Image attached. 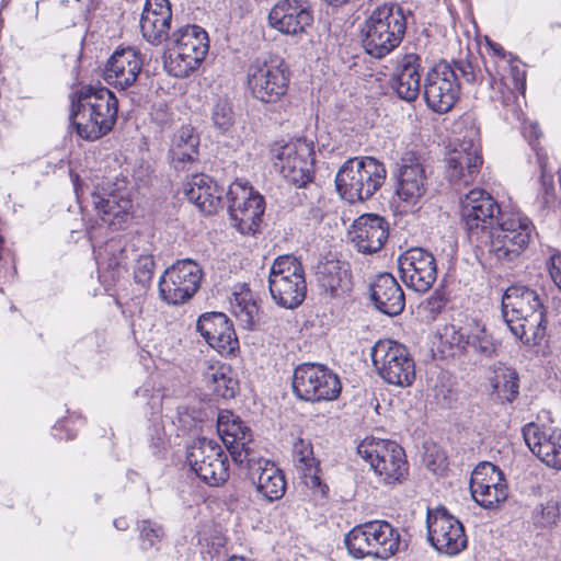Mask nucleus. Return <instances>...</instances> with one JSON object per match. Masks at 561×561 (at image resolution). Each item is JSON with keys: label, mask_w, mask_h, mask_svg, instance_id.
Returning a JSON list of instances; mask_svg holds the SVG:
<instances>
[{"label": "nucleus", "mask_w": 561, "mask_h": 561, "mask_svg": "<svg viewBox=\"0 0 561 561\" xmlns=\"http://www.w3.org/2000/svg\"><path fill=\"white\" fill-rule=\"evenodd\" d=\"M118 101L105 87L84 85L71 100L70 121L85 140H96L115 125Z\"/></svg>", "instance_id": "nucleus-1"}, {"label": "nucleus", "mask_w": 561, "mask_h": 561, "mask_svg": "<svg viewBox=\"0 0 561 561\" xmlns=\"http://www.w3.org/2000/svg\"><path fill=\"white\" fill-rule=\"evenodd\" d=\"M546 295L527 286L508 287L502 298V316L512 334L527 345L545 335Z\"/></svg>", "instance_id": "nucleus-2"}, {"label": "nucleus", "mask_w": 561, "mask_h": 561, "mask_svg": "<svg viewBox=\"0 0 561 561\" xmlns=\"http://www.w3.org/2000/svg\"><path fill=\"white\" fill-rule=\"evenodd\" d=\"M398 3L390 2L377 7L365 22L363 47L374 58H383L402 43L408 14Z\"/></svg>", "instance_id": "nucleus-3"}, {"label": "nucleus", "mask_w": 561, "mask_h": 561, "mask_svg": "<svg viewBox=\"0 0 561 561\" xmlns=\"http://www.w3.org/2000/svg\"><path fill=\"white\" fill-rule=\"evenodd\" d=\"M536 236L534 222L524 213L503 211L481 249H486L499 261L513 262L526 251Z\"/></svg>", "instance_id": "nucleus-4"}, {"label": "nucleus", "mask_w": 561, "mask_h": 561, "mask_svg": "<svg viewBox=\"0 0 561 561\" xmlns=\"http://www.w3.org/2000/svg\"><path fill=\"white\" fill-rule=\"evenodd\" d=\"M386 168L373 157H355L339 169L335 185L340 196L354 204L370 198L385 183Z\"/></svg>", "instance_id": "nucleus-5"}, {"label": "nucleus", "mask_w": 561, "mask_h": 561, "mask_svg": "<svg viewBox=\"0 0 561 561\" xmlns=\"http://www.w3.org/2000/svg\"><path fill=\"white\" fill-rule=\"evenodd\" d=\"M209 50L207 32L199 25H184L170 37L164 69L175 78H186L204 61Z\"/></svg>", "instance_id": "nucleus-6"}, {"label": "nucleus", "mask_w": 561, "mask_h": 561, "mask_svg": "<svg viewBox=\"0 0 561 561\" xmlns=\"http://www.w3.org/2000/svg\"><path fill=\"white\" fill-rule=\"evenodd\" d=\"M290 70L277 55L256 57L248 67L247 83L251 95L262 103H277L287 93Z\"/></svg>", "instance_id": "nucleus-7"}, {"label": "nucleus", "mask_w": 561, "mask_h": 561, "mask_svg": "<svg viewBox=\"0 0 561 561\" xmlns=\"http://www.w3.org/2000/svg\"><path fill=\"white\" fill-rule=\"evenodd\" d=\"M357 453L370 465L383 484H400L409 474L405 453L393 440L366 437L358 444Z\"/></svg>", "instance_id": "nucleus-8"}, {"label": "nucleus", "mask_w": 561, "mask_h": 561, "mask_svg": "<svg viewBox=\"0 0 561 561\" xmlns=\"http://www.w3.org/2000/svg\"><path fill=\"white\" fill-rule=\"evenodd\" d=\"M274 169L290 184L306 186L313 179L314 145L307 138L286 144L275 142L271 149Z\"/></svg>", "instance_id": "nucleus-9"}, {"label": "nucleus", "mask_w": 561, "mask_h": 561, "mask_svg": "<svg viewBox=\"0 0 561 561\" xmlns=\"http://www.w3.org/2000/svg\"><path fill=\"white\" fill-rule=\"evenodd\" d=\"M460 214L470 242L481 248L503 211L489 192L476 187L461 197Z\"/></svg>", "instance_id": "nucleus-10"}, {"label": "nucleus", "mask_w": 561, "mask_h": 561, "mask_svg": "<svg viewBox=\"0 0 561 561\" xmlns=\"http://www.w3.org/2000/svg\"><path fill=\"white\" fill-rule=\"evenodd\" d=\"M273 300L287 309L297 308L306 298L305 271L299 261L286 255L275 260L268 277Z\"/></svg>", "instance_id": "nucleus-11"}, {"label": "nucleus", "mask_w": 561, "mask_h": 561, "mask_svg": "<svg viewBox=\"0 0 561 561\" xmlns=\"http://www.w3.org/2000/svg\"><path fill=\"white\" fill-rule=\"evenodd\" d=\"M373 365L388 383L408 387L415 379V363L409 350L392 340H379L371 347Z\"/></svg>", "instance_id": "nucleus-12"}, {"label": "nucleus", "mask_w": 561, "mask_h": 561, "mask_svg": "<svg viewBox=\"0 0 561 561\" xmlns=\"http://www.w3.org/2000/svg\"><path fill=\"white\" fill-rule=\"evenodd\" d=\"M342 385L336 374L323 365L301 364L293 375V391L304 401L320 402L335 400Z\"/></svg>", "instance_id": "nucleus-13"}, {"label": "nucleus", "mask_w": 561, "mask_h": 561, "mask_svg": "<svg viewBox=\"0 0 561 561\" xmlns=\"http://www.w3.org/2000/svg\"><path fill=\"white\" fill-rule=\"evenodd\" d=\"M186 460L196 476L210 486H218L229 478L228 456L216 440L196 438L187 448Z\"/></svg>", "instance_id": "nucleus-14"}, {"label": "nucleus", "mask_w": 561, "mask_h": 561, "mask_svg": "<svg viewBox=\"0 0 561 561\" xmlns=\"http://www.w3.org/2000/svg\"><path fill=\"white\" fill-rule=\"evenodd\" d=\"M203 278L202 267L193 260H179L160 276L159 297L169 305H182L198 290Z\"/></svg>", "instance_id": "nucleus-15"}, {"label": "nucleus", "mask_w": 561, "mask_h": 561, "mask_svg": "<svg viewBox=\"0 0 561 561\" xmlns=\"http://www.w3.org/2000/svg\"><path fill=\"white\" fill-rule=\"evenodd\" d=\"M228 211L233 226L242 234L254 233L262 220L265 205L263 197L252 187L239 181L227 192Z\"/></svg>", "instance_id": "nucleus-16"}, {"label": "nucleus", "mask_w": 561, "mask_h": 561, "mask_svg": "<svg viewBox=\"0 0 561 561\" xmlns=\"http://www.w3.org/2000/svg\"><path fill=\"white\" fill-rule=\"evenodd\" d=\"M460 93V83L455 69L446 61L436 64L424 80L426 105L435 113L446 114L456 104Z\"/></svg>", "instance_id": "nucleus-17"}, {"label": "nucleus", "mask_w": 561, "mask_h": 561, "mask_svg": "<svg viewBox=\"0 0 561 561\" xmlns=\"http://www.w3.org/2000/svg\"><path fill=\"white\" fill-rule=\"evenodd\" d=\"M427 539L438 552L456 556L468 543L463 525L446 508L427 512Z\"/></svg>", "instance_id": "nucleus-18"}, {"label": "nucleus", "mask_w": 561, "mask_h": 561, "mask_svg": "<svg viewBox=\"0 0 561 561\" xmlns=\"http://www.w3.org/2000/svg\"><path fill=\"white\" fill-rule=\"evenodd\" d=\"M400 276L405 286L416 293L428 291L437 278V264L432 252L411 248L398 259Z\"/></svg>", "instance_id": "nucleus-19"}, {"label": "nucleus", "mask_w": 561, "mask_h": 561, "mask_svg": "<svg viewBox=\"0 0 561 561\" xmlns=\"http://www.w3.org/2000/svg\"><path fill=\"white\" fill-rule=\"evenodd\" d=\"M445 174L454 185H469L483 163L481 147L473 138H463L445 157Z\"/></svg>", "instance_id": "nucleus-20"}, {"label": "nucleus", "mask_w": 561, "mask_h": 561, "mask_svg": "<svg viewBox=\"0 0 561 561\" xmlns=\"http://www.w3.org/2000/svg\"><path fill=\"white\" fill-rule=\"evenodd\" d=\"M427 191V178L420 157L407 151L400 159L397 172L396 193L407 206L417 205Z\"/></svg>", "instance_id": "nucleus-21"}, {"label": "nucleus", "mask_w": 561, "mask_h": 561, "mask_svg": "<svg viewBox=\"0 0 561 561\" xmlns=\"http://www.w3.org/2000/svg\"><path fill=\"white\" fill-rule=\"evenodd\" d=\"M197 331L208 345L221 355H231L239 348L233 325L222 312H206L196 323Z\"/></svg>", "instance_id": "nucleus-22"}, {"label": "nucleus", "mask_w": 561, "mask_h": 561, "mask_svg": "<svg viewBox=\"0 0 561 561\" xmlns=\"http://www.w3.org/2000/svg\"><path fill=\"white\" fill-rule=\"evenodd\" d=\"M217 430L236 463L243 466L255 454L251 447L252 432L238 416L230 412L219 414Z\"/></svg>", "instance_id": "nucleus-23"}, {"label": "nucleus", "mask_w": 561, "mask_h": 561, "mask_svg": "<svg viewBox=\"0 0 561 561\" xmlns=\"http://www.w3.org/2000/svg\"><path fill=\"white\" fill-rule=\"evenodd\" d=\"M312 22L310 7L302 0H278L268 13L270 25L287 35L305 32Z\"/></svg>", "instance_id": "nucleus-24"}, {"label": "nucleus", "mask_w": 561, "mask_h": 561, "mask_svg": "<svg viewBox=\"0 0 561 561\" xmlns=\"http://www.w3.org/2000/svg\"><path fill=\"white\" fill-rule=\"evenodd\" d=\"M142 69L140 54L134 47L117 48L104 68V80L118 90L134 85Z\"/></svg>", "instance_id": "nucleus-25"}, {"label": "nucleus", "mask_w": 561, "mask_h": 561, "mask_svg": "<svg viewBox=\"0 0 561 561\" xmlns=\"http://www.w3.org/2000/svg\"><path fill=\"white\" fill-rule=\"evenodd\" d=\"M243 466L248 468L249 478L263 497L272 502L285 494V477L274 462L256 457L254 454L244 461Z\"/></svg>", "instance_id": "nucleus-26"}, {"label": "nucleus", "mask_w": 561, "mask_h": 561, "mask_svg": "<svg viewBox=\"0 0 561 561\" xmlns=\"http://www.w3.org/2000/svg\"><path fill=\"white\" fill-rule=\"evenodd\" d=\"M523 437L530 449L548 467L561 470V432L547 433L535 423L526 424Z\"/></svg>", "instance_id": "nucleus-27"}, {"label": "nucleus", "mask_w": 561, "mask_h": 561, "mask_svg": "<svg viewBox=\"0 0 561 561\" xmlns=\"http://www.w3.org/2000/svg\"><path fill=\"white\" fill-rule=\"evenodd\" d=\"M352 241L356 249L366 254L378 252L389 234L387 221L375 214L358 217L353 225Z\"/></svg>", "instance_id": "nucleus-28"}, {"label": "nucleus", "mask_w": 561, "mask_h": 561, "mask_svg": "<svg viewBox=\"0 0 561 561\" xmlns=\"http://www.w3.org/2000/svg\"><path fill=\"white\" fill-rule=\"evenodd\" d=\"M422 59L414 53L398 58L396 70L391 77V88L403 101H415L421 91Z\"/></svg>", "instance_id": "nucleus-29"}, {"label": "nucleus", "mask_w": 561, "mask_h": 561, "mask_svg": "<svg viewBox=\"0 0 561 561\" xmlns=\"http://www.w3.org/2000/svg\"><path fill=\"white\" fill-rule=\"evenodd\" d=\"M370 297L375 307L387 316L400 314L405 306L404 293L390 273H381L370 284Z\"/></svg>", "instance_id": "nucleus-30"}, {"label": "nucleus", "mask_w": 561, "mask_h": 561, "mask_svg": "<svg viewBox=\"0 0 561 561\" xmlns=\"http://www.w3.org/2000/svg\"><path fill=\"white\" fill-rule=\"evenodd\" d=\"M199 142V135L191 125H184L173 134L169 156L176 171L188 170L198 160Z\"/></svg>", "instance_id": "nucleus-31"}, {"label": "nucleus", "mask_w": 561, "mask_h": 561, "mask_svg": "<svg viewBox=\"0 0 561 561\" xmlns=\"http://www.w3.org/2000/svg\"><path fill=\"white\" fill-rule=\"evenodd\" d=\"M187 199L195 204L201 211L211 215L221 204V192L214 180L204 173L193 174L183 184Z\"/></svg>", "instance_id": "nucleus-32"}, {"label": "nucleus", "mask_w": 561, "mask_h": 561, "mask_svg": "<svg viewBox=\"0 0 561 561\" xmlns=\"http://www.w3.org/2000/svg\"><path fill=\"white\" fill-rule=\"evenodd\" d=\"M91 197L98 215L108 226L118 229L129 219L133 204L125 195L95 191L91 194Z\"/></svg>", "instance_id": "nucleus-33"}, {"label": "nucleus", "mask_w": 561, "mask_h": 561, "mask_svg": "<svg viewBox=\"0 0 561 561\" xmlns=\"http://www.w3.org/2000/svg\"><path fill=\"white\" fill-rule=\"evenodd\" d=\"M293 457L297 470L302 474L305 484L314 493L327 496L329 486L319 476L320 469L313 456V448L309 440L298 438L294 443Z\"/></svg>", "instance_id": "nucleus-34"}, {"label": "nucleus", "mask_w": 561, "mask_h": 561, "mask_svg": "<svg viewBox=\"0 0 561 561\" xmlns=\"http://www.w3.org/2000/svg\"><path fill=\"white\" fill-rule=\"evenodd\" d=\"M319 286L331 297H339L351 289V271L346 262L328 260L318 265Z\"/></svg>", "instance_id": "nucleus-35"}, {"label": "nucleus", "mask_w": 561, "mask_h": 561, "mask_svg": "<svg viewBox=\"0 0 561 561\" xmlns=\"http://www.w3.org/2000/svg\"><path fill=\"white\" fill-rule=\"evenodd\" d=\"M383 520H373L354 527L345 536V546L354 558L374 557L378 542L379 530Z\"/></svg>", "instance_id": "nucleus-36"}, {"label": "nucleus", "mask_w": 561, "mask_h": 561, "mask_svg": "<svg viewBox=\"0 0 561 561\" xmlns=\"http://www.w3.org/2000/svg\"><path fill=\"white\" fill-rule=\"evenodd\" d=\"M206 387L216 396L224 399L233 398L239 389V382L231 376L227 366H209L203 374Z\"/></svg>", "instance_id": "nucleus-37"}, {"label": "nucleus", "mask_w": 561, "mask_h": 561, "mask_svg": "<svg viewBox=\"0 0 561 561\" xmlns=\"http://www.w3.org/2000/svg\"><path fill=\"white\" fill-rule=\"evenodd\" d=\"M230 305L232 313L241 324L252 329L259 313V306L250 288L242 286L239 291L233 293Z\"/></svg>", "instance_id": "nucleus-38"}, {"label": "nucleus", "mask_w": 561, "mask_h": 561, "mask_svg": "<svg viewBox=\"0 0 561 561\" xmlns=\"http://www.w3.org/2000/svg\"><path fill=\"white\" fill-rule=\"evenodd\" d=\"M172 16L146 12L140 18L142 37L152 45H160L169 36Z\"/></svg>", "instance_id": "nucleus-39"}, {"label": "nucleus", "mask_w": 561, "mask_h": 561, "mask_svg": "<svg viewBox=\"0 0 561 561\" xmlns=\"http://www.w3.org/2000/svg\"><path fill=\"white\" fill-rule=\"evenodd\" d=\"M492 387L499 398L506 402H513L519 394V377L513 368H500L493 380Z\"/></svg>", "instance_id": "nucleus-40"}, {"label": "nucleus", "mask_w": 561, "mask_h": 561, "mask_svg": "<svg viewBox=\"0 0 561 561\" xmlns=\"http://www.w3.org/2000/svg\"><path fill=\"white\" fill-rule=\"evenodd\" d=\"M470 350L484 358H492L496 354V344L486 332L484 325L474 322L469 328Z\"/></svg>", "instance_id": "nucleus-41"}, {"label": "nucleus", "mask_w": 561, "mask_h": 561, "mask_svg": "<svg viewBox=\"0 0 561 561\" xmlns=\"http://www.w3.org/2000/svg\"><path fill=\"white\" fill-rule=\"evenodd\" d=\"M478 485L507 486L500 468L488 461L480 462L471 473L470 488Z\"/></svg>", "instance_id": "nucleus-42"}, {"label": "nucleus", "mask_w": 561, "mask_h": 561, "mask_svg": "<svg viewBox=\"0 0 561 561\" xmlns=\"http://www.w3.org/2000/svg\"><path fill=\"white\" fill-rule=\"evenodd\" d=\"M375 558L388 559L398 552L400 548V534L390 523L383 520V527L379 530Z\"/></svg>", "instance_id": "nucleus-43"}, {"label": "nucleus", "mask_w": 561, "mask_h": 561, "mask_svg": "<svg viewBox=\"0 0 561 561\" xmlns=\"http://www.w3.org/2000/svg\"><path fill=\"white\" fill-rule=\"evenodd\" d=\"M470 492L476 503L486 510L496 508L508 496L507 486L478 485L470 488Z\"/></svg>", "instance_id": "nucleus-44"}, {"label": "nucleus", "mask_w": 561, "mask_h": 561, "mask_svg": "<svg viewBox=\"0 0 561 561\" xmlns=\"http://www.w3.org/2000/svg\"><path fill=\"white\" fill-rule=\"evenodd\" d=\"M559 515L558 502L550 500L536 506L533 512L531 519L537 528L550 529L557 525Z\"/></svg>", "instance_id": "nucleus-45"}, {"label": "nucleus", "mask_w": 561, "mask_h": 561, "mask_svg": "<svg viewBox=\"0 0 561 561\" xmlns=\"http://www.w3.org/2000/svg\"><path fill=\"white\" fill-rule=\"evenodd\" d=\"M213 125L221 134L227 133L234 123L232 106L226 99H219L211 108Z\"/></svg>", "instance_id": "nucleus-46"}, {"label": "nucleus", "mask_w": 561, "mask_h": 561, "mask_svg": "<svg viewBox=\"0 0 561 561\" xmlns=\"http://www.w3.org/2000/svg\"><path fill=\"white\" fill-rule=\"evenodd\" d=\"M154 267L156 263L152 255H139L134 268L135 282L142 287L149 286L153 278Z\"/></svg>", "instance_id": "nucleus-47"}, {"label": "nucleus", "mask_w": 561, "mask_h": 561, "mask_svg": "<svg viewBox=\"0 0 561 561\" xmlns=\"http://www.w3.org/2000/svg\"><path fill=\"white\" fill-rule=\"evenodd\" d=\"M140 533L141 548L147 550L154 547L163 536V529L157 523L144 519L138 524Z\"/></svg>", "instance_id": "nucleus-48"}, {"label": "nucleus", "mask_w": 561, "mask_h": 561, "mask_svg": "<svg viewBox=\"0 0 561 561\" xmlns=\"http://www.w3.org/2000/svg\"><path fill=\"white\" fill-rule=\"evenodd\" d=\"M455 69V73H460L461 78L470 84H474L481 81L482 71L480 67L470 59H458L451 65Z\"/></svg>", "instance_id": "nucleus-49"}, {"label": "nucleus", "mask_w": 561, "mask_h": 561, "mask_svg": "<svg viewBox=\"0 0 561 561\" xmlns=\"http://www.w3.org/2000/svg\"><path fill=\"white\" fill-rule=\"evenodd\" d=\"M556 201L554 185L552 178H547L545 174L541 176V188L537 195V203L542 208H550Z\"/></svg>", "instance_id": "nucleus-50"}, {"label": "nucleus", "mask_w": 561, "mask_h": 561, "mask_svg": "<svg viewBox=\"0 0 561 561\" xmlns=\"http://www.w3.org/2000/svg\"><path fill=\"white\" fill-rule=\"evenodd\" d=\"M546 265L551 279L561 289V252L554 251L551 253Z\"/></svg>", "instance_id": "nucleus-51"}, {"label": "nucleus", "mask_w": 561, "mask_h": 561, "mask_svg": "<svg viewBox=\"0 0 561 561\" xmlns=\"http://www.w3.org/2000/svg\"><path fill=\"white\" fill-rule=\"evenodd\" d=\"M491 87L494 89V85H497V90L501 93L500 96H493L495 100L500 101L503 106H511L515 102V94L514 92L503 83L502 80L499 82L494 77H491Z\"/></svg>", "instance_id": "nucleus-52"}, {"label": "nucleus", "mask_w": 561, "mask_h": 561, "mask_svg": "<svg viewBox=\"0 0 561 561\" xmlns=\"http://www.w3.org/2000/svg\"><path fill=\"white\" fill-rule=\"evenodd\" d=\"M449 343L451 346H455L459 352H469L470 351L469 330L467 332H463L462 330H456L453 327Z\"/></svg>", "instance_id": "nucleus-53"}, {"label": "nucleus", "mask_w": 561, "mask_h": 561, "mask_svg": "<svg viewBox=\"0 0 561 561\" xmlns=\"http://www.w3.org/2000/svg\"><path fill=\"white\" fill-rule=\"evenodd\" d=\"M146 12H152L156 15H168L172 16V11L169 0H146L141 14Z\"/></svg>", "instance_id": "nucleus-54"}, {"label": "nucleus", "mask_w": 561, "mask_h": 561, "mask_svg": "<svg viewBox=\"0 0 561 561\" xmlns=\"http://www.w3.org/2000/svg\"><path fill=\"white\" fill-rule=\"evenodd\" d=\"M510 73L515 89L524 93L526 88V71L517 61L510 62Z\"/></svg>", "instance_id": "nucleus-55"}, {"label": "nucleus", "mask_w": 561, "mask_h": 561, "mask_svg": "<svg viewBox=\"0 0 561 561\" xmlns=\"http://www.w3.org/2000/svg\"><path fill=\"white\" fill-rule=\"evenodd\" d=\"M445 307V300L439 295H432L425 302V310L432 318H435Z\"/></svg>", "instance_id": "nucleus-56"}, {"label": "nucleus", "mask_w": 561, "mask_h": 561, "mask_svg": "<svg viewBox=\"0 0 561 561\" xmlns=\"http://www.w3.org/2000/svg\"><path fill=\"white\" fill-rule=\"evenodd\" d=\"M115 250H118L119 251V255L118 256H114L113 259L110 260V263L108 265L111 267H116V266H119L122 265L123 263H125V256H124V253H125V250L124 249H121L119 244L114 241V240H111L108 241L106 244H105V251H115Z\"/></svg>", "instance_id": "nucleus-57"}, {"label": "nucleus", "mask_w": 561, "mask_h": 561, "mask_svg": "<svg viewBox=\"0 0 561 561\" xmlns=\"http://www.w3.org/2000/svg\"><path fill=\"white\" fill-rule=\"evenodd\" d=\"M436 398L444 405L448 407L457 399L456 392L450 388L445 389L444 385L436 387Z\"/></svg>", "instance_id": "nucleus-58"}, {"label": "nucleus", "mask_w": 561, "mask_h": 561, "mask_svg": "<svg viewBox=\"0 0 561 561\" xmlns=\"http://www.w3.org/2000/svg\"><path fill=\"white\" fill-rule=\"evenodd\" d=\"M524 136L529 141V145L537 150L535 141L539 139L541 136V131L539 129L538 124L530 123L528 126L524 128Z\"/></svg>", "instance_id": "nucleus-59"}, {"label": "nucleus", "mask_w": 561, "mask_h": 561, "mask_svg": "<svg viewBox=\"0 0 561 561\" xmlns=\"http://www.w3.org/2000/svg\"><path fill=\"white\" fill-rule=\"evenodd\" d=\"M225 538L221 536V535H215L213 538H211V545H210V548L208 549V552L210 554H216L220 551V549L225 546Z\"/></svg>", "instance_id": "nucleus-60"}, {"label": "nucleus", "mask_w": 561, "mask_h": 561, "mask_svg": "<svg viewBox=\"0 0 561 561\" xmlns=\"http://www.w3.org/2000/svg\"><path fill=\"white\" fill-rule=\"evenodd\" d=\"M72 62H73V65H72V72L75 75L76 81H78L80 57L79 56H75Z\"/></svg>", "instance_id": "nucleus-61"}, {"label": "nucleus", "mask_w": 561, "mask_h": 561, "mask_svg": "<svg viewBox=\"0 0 561 561\" xmlns=\"http://www.w3.org/2000/svg\"><path fill=\"white\" fill-rule=\"evenodd\" d=\"M114 526L117 529H126L127 528V522L124 518H118L114 520Z\"/></svg>", "instance_id": "nucleus-62"}, {"label": "nucleus", "mask_w": 561, "mask_h": 561, "mask_svg": "<svg viewBox=\"0 0 561 561\" xmlns=\"http://www.w3.org/2000/svg\"><path fill=\"white\" fill-rule=\"evenodd\" d=\"M311 217L314 219V220H321L322 217H323V214L321 213V210L319 208L317 209H312L311 210Z\"/></svg>", "instance_id": "nucleus-63"}, {"label": "nucleus", "mask_w": 561, "mask_h": 561, "mask_svg": "<svg viewBox=\"0 0 561 561\" xmlns=\"http://www.w3.org/2000/svg\"><path fill=\"white\" fill-rule=\"evenodd\" d=\"M491 47H492L493 51H494L496 55H499V56H504V55H505L504 49H503L500 45H497V44H491Z\"/></svg>", "instance_id": "nucleus-64"}]
</instances>
